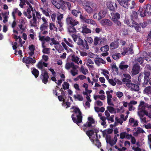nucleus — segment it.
<instances>
[{
  "label": "nucleus",
  "mask_w": 151,
  "mask_h": 151,
  "mask_svg": "<svg viewBox=\"0 0 151 151\" xmlns=\"http://www.w3.org/2000/svg\"><path fill=\"white\" fill-rule=\"evenodd\" d=\"M91 6L92 8L88 4V3L87 2L84 7L85 10L89 14H91L93 13V10L95 11H96L98 9L97 5L96 4L92 3L91 4Z\"/></svg>",
  "instance_id": "obj_4"
},
{
  "label": "nucleus",
  "mask_w": 151,
  "mask_h": 151,
  "mask_svg": "<svg viewBox=\"0 0 151 151\" xmlns=\"http://www.w3.org/2000/svg\"><path fill=\"white\" fill-rule=\"evenodd\" d=\"M51 40L52 44L54 45H58L60 44V43L57 41L54 38H52Z\"/></svg>",
  "instance_id": "obj_61"
},
{
  "label": "nucleus",
  "mask_w": 151,
  "mask_h": 151,
  "mask_svg": "<svg viewBox=\"0 0 151 151\" xmlns=\"http://www.w3.org/2000/svg\"><path fill=\"white\" fill-rule=\"evenodd\" d=\"M81 12L79 10H76V9H73L72 10L71 13L75 17H77L79 14H81Z\"/></svg>",
  "instance_id": "obj_23"
},
{
  "label": "nucleus",
  "mask_w": 151,
  "mask_h": 151,
  "mask_svg": "<svg viewBox=\"0 0 151 151\" xmlns=\"http://www.w3.org/2000/svg\"><path fill=\"white\" fill-rule=\"evenodd\" d=\"M121 56V54L119 53H116L112 55V58L115 60H117L119 59V57Z\"/></svg>",
  "instance_id": "obj_42"
},
{
  "label": "nucleus",
  "mask_w": 151,
  "mask_h": 151,
  "mask_svg": "<svg viewBox=\"0 0 151 151\" xmlns=\"http://www.w3.org/2000/svg\"><path fill=\"white\" fill-rule=\"evenodd\" d=\"M32 73L36 78H37L39 74L38 70L35 68L33 69Z\"/></svg>",
  "instance_id": "obj_25"
},
{
  "label": "nucleus",
  "mask_w": 151,
  "mask_h": 151,
  "mask_svg": "<svg viewBox=\"0 0 151 151\" xmlns=\"http://www.w3.org/2000/svg\"><path fill=\"white\" fill-rule=\"evenodd\" d=\"M131 17L132 22L138 20V14L137 12L135 11H132L131 14Z\"/></svg>",
  "instance_id": "obj_14"
},
{
  "label": "nucleus",
  "mask_w": 151,
  "mask_h": 151,
  "mask_svg": "<svg viewBox=\"0 0 151 151\" xmlns=\"http://www.w3.org/2000/svg\"><path fill=\"white\" fill-rule=\"evenodd\" d=\"M37 68L41 70L42 71V70H46V69L45 68H43V64H42V61H40L37 65Z\"/></svg>",
  "instance_id": "obj_27"
},
{
  "label": "nucleus",
  "mask_w": 151,
  "mask_h": 151,
  "mask_svg": "<svg viewBox=\"0 0 151 151\" xmlns=\"http://www.w3.org/2000/svg\"><path fill=\"white\" fill-rule=\"evenodd\" d=\"M114 115H111L110 117L109 116L108 118H107V119L108 120V121H110L111 122H113L114 121Z\"/></svg>",
  "instance_id": "obj_59"
},
{
  "label": "nucleus",
  "mask_w": 151,
  "mask_h": 151,
  "mask_svg": "<svg viewBox=\"0 0 151 151\" xmlns=\"http://www.w3.org/2000/svg\"><path fill=\"white\" fill-rule=\"evenodd\" d=\"M143 73L144 75V78H148L149 76H150V71L146 70H145Z\"/></svg>",
  "instance_id": "obj_33"
},
{
  "label": "nucleus",
  "mask_w": 151,
  "mask_h": 151,
  "mask_svg": "<svg viewBox=\"0 0 151 151\" xmlns=\"http://www.w3.org/2000/svg\"><path fill=\"white\" fill-rule=\"evenodd\" d=\"M130 85L132 91H139V88L138 85L132 83H130Z\"/></svg>",
  "instance_id": "obj_17"
},
{
  "label": "nucleus",
  "mask_w": 151,
  "mask_h": 151,
  "mask_svg": "<svg viewBox=\"0 0 151 151\" xmlns=\"http://www.w3.org/2000/svg\"><path fill=\"white\" fill-rule=\"evenodd\" d=\"M40 9L42 11L43 14H45L47 17H49L50 15L48 13V9H44L42 8H40Z\"/></svg>",
  "instance_id": "obj_29"
},
{
  "label": "nucleus",
  "mask_w": 151,
  "mask_h": 151,
  "mask_svg": "<svg viewBox=\"0 0 151 151\" xmlns=\"http://www.w3.org/2000/svg\"><path fill=\"white\" fill-rule=\"evenodd\" d=\"M73 97L75 100L77 99V100L80 101H82L83 100L82 96L79 94L77 95V96L75 95H74Z\"/></svg>",
  "instance_id": "obj_31"
},
{
  "label": "nucleus",
  "mask_w": 151,
  "mask_h": 151,
  "mask_svg": "<svg viewBox=\"0 0 151 151\" xmlns=\"http://www.w3.org/2000/svg\"><path fill=\"white\" fill-rule=\"evenodd\" d=\"M133 45L131 44L129 47L128 48V52L129 54H132L134 53V51L133 50Z\"/></svg>",
  "instance_id": "obj_43"
},
{
  "label": "nucleus",
  "mask_w": 151,
  "mask_h": 151,
  "mask_svg": "<svg viewBox=\"0 0 151 151\" xmlns=\"http://www.w3.org/2000/svg\"><path fill=\"white\" fill-rule=\"evenodd\" d=\"M22 61L26 64H33L36 63V61L35 59H33L30 57H28L26 58H22Z\"/></svg>",
  "instance_id": "obj_10"
},
{
  "label": "nucleus",
  "mask_w": 151,
  "mask_h": 151,
  "mask_svg": "<svg viewBox=\"0 0 151 151\" xmlns=\"http://www.w3.org/2000/svg\"><path fill=\"white\" fill-rule=\"evenodd\" d=\"M115 121L117 123H119L121 125H122L123 122L122 119L120 118H118L117 117H116L115 118Z\"/></svg>",
  "instance_id": "obj_55"
},
{
  "label": "nucleus",
  "mask_w": 151,
  "mask_h": 151,
  "mask_svg": "<svg viewBox=\"0 0 151 151\" xmlns=\"http://www.w3.org/2000/svg\"><path fill=\"white\" fill-rule=\"evenodd\" d=\"M108 110L111 113H113L114 112L116 113V112L115 111L114 108L111 106H108L107 107Z\"/></svg>",
  "instance_id": "obj_41"
},
{
  "label": "nucleus",
  "mask_w": 151,
  "mask_h": 151,
  "mask_svg": "<svg viewBox=\"0 0 151 151\" xmlns=\"http://www.w3.org/2000/svg\"><path fill=\"white\" fill-rule=\"evenodd\" d=\"M95 63L98 66H99L100 65V63L104 64L106 63V61H104L103 59L99 57H97L94 60Z\"/></svg>",
  "instance_id": "obj_15"
},
{
  "label": "nucleus",
  "mask_w": 151,
  "mask_h": 151,
  "mask_svg": "<svg viewBox=\"0 0 151 151\" xmlns=\"http://www.w3.org/2000/svg\"><path fill=\"white\" fill-rule=\"evenodd\" d=\"M124 62H122L120 64L119 67L120 69L121 70H125L127 69L129 67L128 65H124Z\"/></svg>",
  "instance_id": "obj_20"
},
{
  "label": "nucleus",
  "mask_w": 151,
  "mask_h": 151,
  "mask_svg": "<svg viewBox=\"0 0 151 151\" xmlns=\"http://www.w3.org/2000/svg\"><path fill=\"white\" fill-rule=\"evenodd\" d=\"M84 40L90 44L92 43L93 42L92 38L90 37H85L84 39Z\"/></svg>",
  "instance_id": "obj_36"
},
{
  "label": "nucleus",
  "mask_w": 151,
  "mask_h": 151,
  "mask_svg": "<svg viewBox=\"0 0 151 151\" xmlns=\"http://www.w3.org/2000/svg\"><path fill=\"white\" fill-rule=\"evenodd\" d=\"M44 70H42L40 78L42 80V82L46 84L48 82L49 77L47 71Z\"/></svg>",
  "instance_id": "obj_6"
},
{
  "label": "nucleus",
  "mask_w": 151,
  "mask_h": 151,
  "mask_svg": "<svg viewBox=\"0 0 151 151\" xmlns=\"http://www.w3.org/2000/svg\"><path fill=\"white\" fill-rule=\"evenodd\" d=\"M102 24L108 27H111L113 24L112 22L109 19H104L101 21Z\"/></svg>",
  "instance_id": "obj_12"
},
{
  "label": "nucleus",
  "mask_w": 151,
  "mask_h": 151,
  "mask_svg": "<svg viewBox=\"0 0 151 151\" xmlns=\"http://www.w3.org/2000/svg\"><path fill=\"white\" fill-rule=\"evenodd\" d=\"M50 48H43L42 50V52L43 53L46 54H49L50 53Z\"/></svg>",
  "instance_id": "obj_50"
},
{
  "label": "nucleus",
  "mask_w": 151,
  "mask_h": 151,
  "mask_svg": "<svg viewBox=\"0 0 151 151\" xmlns=\"http://www.w3.org/2000/svg\"><path fill=\"white\" fill-rule=\"evenodd\" d=\"M58 98L59 101H63V102H65V99H64V96H58Z\"/></svg>",
  "instance_id": "obj_57"
},
{
  "label": "nucleus",
  "mask_w": 151,
  "mask_h": 151,
  "mask_svg": "<svg viewBox=\"0 0 151 151\" xmlns=\"http://www.w3.org/2000/svg\"><path fill=\"white\" fill-rule=\"evenodd\" d=\"M67 24L69 25L68 30L69 32H76V27H75L79 24V22L71 17H68L66 19Z\"/></svg>",
  "instance_id": "obj_1"
},
{
  "label": "nucleus",
  "mask_w": 151,
  "mask_h": 151,
  "mask_svg": "<svg viewBox=\"0 0 151 151\" xmlns=\"http://www.w3.org/2000/svg\"><path fill=\"white\" fill-rule=\"evenodd\" d=\"M73 112L74 113L71 116L72 120L74 122L79 126V124L82 121V113L78 107H75Z\"/></svg>",
  "instance_id": "obj_2"
},
{
  "label": "nucleus",
  "mask_w": 151,
  "mask_h": 151,
  "mask_svg": "<svg viewBox=\"0 0 151 151\" xmlns=\"http://www.w3.org/2000/svg\"><path fill=\"white\" fill-rule=\"evenodd\" d=\"M77 44L79 47L81 48L83 50H88L89 48L88 43L85 40H83L81 38H78Z\"/></svg>",
  "instance_id": "obj_5"
},
{
  "label": "nucleus",
  "mask_w": 151,
  "mask_h": 151,
  "mask_svg": "<svg viewBox=\"0 0 151 151\" xmlns=\"http://www.w3.org/2000/svg\"><path fill=\"white\" fill-rule=\"evenodd\" d=\"M143 9L139 8L138 11V13L140 14V15L142 17L145 16L147 14L149 15L151 14V5L150 4L146 5L144 7L143 14H142Z\"/></svg>",
  "instance_id": "obj_3"
},
{
  "label": "nucleus",
  "mask_w": 151,
  "mask_h": 151,
  "mask_svg": "<svg viewBox=\"0 0 151 151\" xmlns=\"http://www.w3.org/2000/svg\"><path fill=\"white\" fill-rule=\"evenodd\" d=\"M48 24H42L41 25L40 27V32H42L44 30H46L48 28Z\"/></svg>",
  "instance_id": "obj_22"
},
{
  "label": "nucleus",
  "mask_w": 151,
  "mask_h": 151,
  "mask_svg": "<svg viewBox=\"0 0 151 151\" xmlns=\"http://www.w3.org/2000/svg\"><path fill=\"white\" fill-rule=\"evenodd\" d=\"M91 30L87 28L85 29L84 30H82V33L86 34L91 33Z\"/></svg>",
  "instance_id": "obj_48"
},
{
  "label": "nucleus",
  "mask_w": 151,
  "mask_h": 151,
  "mask_svg": "<svg viewBox=\"0 0 151 151\" xmlns=\"http://www.w3.org/2000/svg\"><path fill=\"white\" fill-rule=\"evenodd\" d=\"M91 140L93 142V143H94L98 148H99L101 147V143L98 139H96L95 140L92 139H91Z\"/></svg>",
  "instance_id": "obj_24"
},
{
  "label": "nucleus",
  "mask_w": 151,
  "mask_h": 151,
  "mask_svg": "<svg viewBox=\"0 0 151 151\" xmlns=\"http://www.w3.org/2000/svg\"><path fill=\"white\" fill-rule=\"evenodd\" d=\"M112 69L113 71H115L116 74H118L119 72L118 71V68L116 66L115 63L111 65Z\"/></svg>",
  "instance_id": "obj_37"
},
{
  "label": "nucleus",
  "mask_w": 151,
  "mask_h": 151,
  "mask_svg": "<svg viewBox=\"0 0 151 151\" xmlns=\"http://www.w3.org/2000/svg\"><path fill=\"white\" fill-rule=\"evenodd\" d=\"M122 81L123 82L126 83L127 84H128L130 85L131 81L129 79L123 78L122 79Z\"/></svg>",
  "instance_id": "obj_51"
},
{
  "label": "nucleus",
  "mask_w": 151,
  "mask_h": 151,
  "mask_svg": "<svg viewBox=\"0 0 151 151\" xmlns=\"http://www.w3.org/2000/svg\"><path fill=\"white\" fill-rule=\"evenodd\" d=\"M143 73H140L138 77V81H139V85H141V83H142V79H144V77L143 76Z\"/></svg>",
  "instance_id": "obj_38"
},
{
  "label": "nucleus",
  "mask_w": 151,
  "mask_h": 151,
  "mask_svg": "<svg viewBox=\"0 0 151 151\" xmlns=\"http://www.w3.org/2000/svg\"><path fill=\"white\" fill-rule=\"evenodd\" d=\"M99 42V38L98 37H95L94 39V45L96 46L97 45Z\"/></svg>",
  "instance_id": "obj_44"
},
{
  "label": "nucleus",
  "mask_w": 151,
  "mask_h": 151,
  "mask_svg": "<svg viewBox=\"0 0 151 151\" xmlns=\"http://www.w3.org/2000/svg\"><path fill=\"white\" fill-rule=\"evenodd\" d=\"M144 60V58L142 57H140L138 58L137 59V61L141 64H142L143 63Z\"/></svg>",
  "instance_id": "obj_54"
},
{
  "label": "nucleus",
  "mask_w": 151,
  "mask_h": 151,
  "mask_svg": "<svg viewBox=\"0 0 151 151\" xmlns=\"http://www.w3.org/2000/svg\"><path fill=\"white\" fill-rule=\"evenodd\" d=\"M123 51L122 53V55H124L128 52V48L127 47H125L123 49Z\"/></svg>",
  "instance_id": "obj_58"
},
{
  "label": "nucleus",
  "mask_w": 151,
  "mask_h": 151,
  "mask_svg": "<svg viewBox=\"0 0 151 151\" xmlns=\"http://www.w3.org/2000/svg\"><path fill=\"white\" fill-rule=\"evenodd\" d=\"M85 22L94 25L96 24L95 22L91 19H86Z\"/></svg>",
  "instance_id": "obj_40"
},
{
  "label": "nucleus",
  "mask_w": 151,
  "mask_h": 151,
  "mask_svg": "<svg viewBox=\"0 0 151 151\" xmlns=\"http://www.w3.org/2000/svg\"><path fill=\"white\" fill-rule=\"evenodd\" d=\"M114 23L118 27H120L122 25V23L121 22L118 20H116L113 21Z\"/></svg>",
  "instance_id": "obj_47"
},
{
  "label": "nucleus",
  "mask_w": 151,
  "mask_h": 151,
  "mask_svg": "<svg viewBox=\"0 0 151 151\" xmlns=\"http://www.w3.org/2000/svg\"><path fill=\"white\" fill-rule=\"evenodd\" d=\"M133 24H134L136 25L134 26L135 29L137 32H140L141 30V28L140 27V24L137 23L136 21H133L132 22Z\"/></svg>",
  "instance_id": "obj_21"
},
{
  "label": "nucleus",
  "mask_w": 151,
  "mask_h": 151,
  "mask_svg": "<svg viewBox=\"0 0 151 151\" xmlns=\"http://www.w3.org/2000/svg\"><path fill=\"white\" fill-rule=\"evenodd\" d=\"M119 46V43L118 42L115 41L111 42L110 44V46L111 49H114L117 48Z\"/></svg>",
  "instance_id": "obj_19"
},
{
  "label": "nucleus",
  "mask_w": 151,
  "mask_h": 151,
  "mask_svg": "<svg viewBox=\"0 0 151 151\" xmlns=\"http://www.w3.org/2000/svg\"><path fill=\"white\" fill-rule=\"evenodd\" d=\"M144 81L141 83V86L142 87H145L146 86L148 85V78H144Z\"/></svg>",
  "instance_id": "obj_28"
},
{
  "label": "nucleus",
  "mask_w": 151,
  "mask_h": 151,
  "mask_svg": "<svg viewBox=\"0 0 151 151\" xmlns=\"http://www.w3.org/2000/svg\"><path fill=\"white\" fill-rule=\"evenodd\" d=\"M117 140V139L116 138V139L115 140H111L108 143H109L111 146H112L114 145L116 143Z\"/></svg>",
  "instance_id": "obj_52"
},
{
  "label": "nucleus",
  "mask_w": 151,
  "mask_h": 151,
  "mask_svg": "<svg viewBox=\"0 0 151 151\" xmlns=\"http://www.w3.org/2000/svg\"><path fill=\"white\" fill-rule=\"evenodd\" d=\"M72 37L74 41L75 42L77 40H78V38H80V37H78V36L73 34L72 35Z\"/></svg>",
  "instance_id": "obj_62"
},
{
  "label": "nucleus",
  "mask_w": 151,
  "mask_h": 151,
  "mask_svg": "<svg viewBox=\"0 0 151 151\" xmlns=\"http://www.w3.org/2000/svg\"><path fill=\"white\" fill-rule=\"evenodd\" d=\"M55 48L59 53H61L62 51L64 50V49L60 44L56 46L55 47Z\"/></svg>",
  "instance_id": "obj_32"
},
{
  "label": "nucleus",
  "mask_w": 151,
  "mask_h": 151,
  "mask_svg": "<svg viewBox=\"0 0 151 151\" xmlns=\"http://www.w3.org/2000/svg\"><path fill=\"white\" fill-rule=\"evenodd\" d=\"M127 132H122L120 134V138L121 139H124L126 137Z\"/></svg>",
  "instance_id": "obj_46"
},
{
  "label": "nucleus",
  "mask_w": 151,
  "mask_h": 151,
  "mask_svg": "<svg viewBox=\"0 0 151 151\" xmlns=\"http://www.w3.org/2000/svg\"><path fill=\"white\" fill-rule=\"evenodd\" d=\"M107 7L110 10L114 11L117 7L116 4L115 2H109L108 3Z\"/></svg>",
  "instance_id": "obj_11"
},
{
  "label": "nucleus",
  "mask_w": 151,
  "mask_h": 151,
  "mask_svg": "<svg viewBox=\"0 0 151 151\" xmlns=\"http://www.w3.org/2000/svg\"><path fill=\"white\" fill-rule=\"evenodd\" d=\"M98 20H100L105 16L104 12L103 11H100L98 14Z\"/></svg>",
  "instance_id": "obj_30"
},
{
  "label": "nucleus",
  "mask_w": 151,
  "mask_h": 151,
  "mask_svg": "<svg viewBox=\"0 0 151 151\" xmlns=\"http://www.w3.org/2000/svg\"><path fill=\"white\" fill-rule=\"evenodd\" d=\"M108 81L113 86H115L116 84V83L114 82L113 80L112 79H109Z\"/></svg>",
  "instance_id": "obj_60"
},
{
  "label": "nucleus",
  "mask_w": 151,
  "mask_h": 151,
  "mask_svg": "<svg viewBox=\"0 0 151 151\" xmlns=\"http://www.w3.org/2000/svg\"><path fill=\"white\" fill-rule=\"evenodd\" d=\"M145 87L143 91V93L146 94L147 95L151 94V86H148Z\"/></svg>",
  "instance_id": "obj_18"
},
{
  "label": "nucleus",
  "mask_w": 151,
  "mask_h": 151,
  "mask_svg": "<svg viewBox=\"0 0 151 151\" xmlns=\"http://www.w3.org/2000/svg\"><path fill=\"white\" fill-rule=\"evenodd\" d=\"M111 19L113 21L119 20L120 18V14L118 12H112L111 13Z\"/></svg>",
  "instance_id": "obj_13"
},
{
  "label": "nucleus",
  "mask_w": 151,
  "mask_h": 151,
  "mask_svg": "<svg viewBox=\"0 0 151 151\" xmlns=\"http://www.w3.org/2000/svg\"><path fill=\"white\" fill-rule=\"evenodd\" d=\"M32 21H32H30V22L31 24V25L32 26H33L34 27H35L37 26V19L36 17L32 18Z\"/></svg>",
  "instance_id": "obj_35"
},
{
  "label": "nucleus",
  "mask_w": 151,
  "mask_h": 151,
  "mask_svg": "<svg viewBox=\"0 0 151 151\" xmlns=\"http://www.w3.org/2000/svg\"><path fill=\"white\" fill-rule=\"evenodd\" d=\"M63 88L65 90L66 89H68L69 87V84L66 82H64L62 85Z\"/></svg>",
  "instance_id": "obj_39"
},
{
  "label": "nucleus",
  "mask_w": 151,
  "mask_h": 151,
  "mask_svg": "<svg viewBox=\"0 0 151 151\" xmlns=\"http://www.w3.org/2000/svg\"><path fill=\"white\" fill-rule=\"evenodd\" d=\"M145 70L151 71V65L150 64H147L145 68Z\"/></svg>",
  "instance_id": "obj_56"
},
{
  "label": "nucleus",
  "mask_w": 151,
  "mask_h": 151,
  "mask_svg": "<svg viewBox=\"0 0 151 151\" xmlns=\"http://www.w3.org/2000/svg\"><path fill=\"white\" fill-rule=\"evenodd\" d=\"M94 134V130L92 129L86 131V134L89 137V138H91Z\"/></svg>",
  "instance_id": "obj_26"
},
{
  "label": "nucleus",
  "mask_w": 151,
  "mask_h": 151,
  "mask_svg": "<svg viewBox=\"0 0 151 151\" xmlns=\"http://www.w3.org/2000/svg\"><path fill=\"white\" fill-rule=\"evenodd\" d=\"M53 4L55 6V7L58 9H60V8L61 4L58 3L56 1L53 2Z\"/></svg>",
  "instance_id": "obj_53"
},
{
  "label": "nucleus",
  "mask_w": 151,
  "mask_h": 151,
  "mask_svg": "<svg viewBox=\"0 0 151 151\" xmlns=\"http://www.w3.org/2000/svg\"><path fill=\"white\" fill-rule=\"evenodd\" d=\"M145 107H147L146 104H145V105H143L141 107H139V110H140L142 111L143 113H144L145 114V111H147L145 110Z\"/></svg>",
  "instance_id": "obj_49"
},
{
  "label": "nucleus",
  "mask_w": 151,
  "mask_h": 151,
  "mask_svg": "<svg viewBox=\"0 0 151 151\" xmlns=\"http://www.w3.org/2000/svg\"><path fill=\"white\" fill-rule=\"evenodd\" d=\"M88 121H87L86 123L84 124L83 125V126L86 128L91 127L92 124L95 123V121L92 117H88Z\"/></svg>",
  "instance_id": "obj_8"
},
{
  "label": "nucleus",
  "mask_w": 151,
  "mask_h": 151,
  "mask_svg": "<svg viewBox=\"0 0 151 151\" xmlns=\"http://www.w3.org/2000/svg\"><path fill=\"white\" fill-rule=\"evenodd\" d=\"M116 95L119 98H121L123 95V93L121 92L118 91L117 92Z\"/></svg>",
  "instance_id": "obj_64"
},
{
  "label": "nucleus",
  "mask_w": 151,
  "mask_h": 151,
  "mask_svg": "<svg viewBox=\"0 0 151 151\" xmlns=\"http://www.w3.org/2000/svg\"><path fill=\"white\" fill-rule=\"evenodd\" d=\"M119 4L126 9H128L129 7V0H117Z\"/></svg>",
  "instance_id": "obj_9"
},
{
  "label": "nucleus",
  "mask_w": 151,
  "mask_h": 151,
  "mask_svg": "<svg viewBox=\"0 0 151 151\" xmlns=\"http://www.w3.org/2000/svg\"><path fill=\"white\" fill-rule=\"evenodd\" d=\"M71 68H73V70L76 69V66L75 65L73 62L70 63H66L65 65V68L67 70Z\"/></svg>",
  "instance_id": "obj_16"
},
{
  "label": "nucleus",
  "mask_w": 151,
  "mask_h": 151,
  "mask_svg": "<svg viewBox=\"0 0 151 151\" xmlns=\"http://www.w3.org/2000/svg\"><path fill=\"white\" fill-rule=\"evenodd\" d=\"M109 50V46L107 45H105V46L102 47L101 48V51L103 52H106L108 51Z\"/></svg>",
  "instance_id": "obj_34"
},
{
  "label": "nucleus",
  "mask_w": 151,
  "mask_h": 151,
  "mask_svg": "<svg viewBox=\"0 0 151 151\" xmlns=\"http://www.w3.org/2000/svg\"><path fill=\"white\" fill-rule=\"evenodd\" d=\"M79 58L77 56L76 57L72 56V60L73 61L78 64V61L79 60Z\"/></svg>",
  "instance_id": "obj_45"
},
{
  "label": "nucleus",
  "mask_w": 151,
  "mask_h": 151,
  "mask_svg": "<svg viewBox=\"0 0 151 151\" xmlns=\"http://www.w3.org/2000/svg\"><path fill=\"white\" fill-rule=\"evenodd\" d=\"M64 41L70 47H73V45L71 44V43H70L65 38L64 39Z\"/></svg>",
  "instance_id": "obj_63"
},
{
  "label": "nucleus",
  "mask_w": 151,
  "mask_h": 151,
  "mask_svg": "<svg viewBox=\"0 0 151 151\" xmlns=\"http://www.w3.org/2000/svg\"><path fill=\"white\" fill-rule=\"evenodd\" d=\"M140 68V66L138 63H136L133 65L131 71L132 75L134 76L138 74L139 72Z\"/></svg>",
  "instance_id": "obj_7"
}]
</instances>
